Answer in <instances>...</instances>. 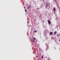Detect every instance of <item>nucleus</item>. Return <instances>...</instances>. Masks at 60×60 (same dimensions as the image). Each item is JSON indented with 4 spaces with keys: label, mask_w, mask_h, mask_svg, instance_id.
<instances>
[{
    "label": "nucleus",
    "mask_w": 60,
    "mask_h": 60,
    "mask_svg": "<svg viewBox=\"0 0 60 60\" xmlns=\"http://www.w3.org/2000/svg\"><path fill=\"white\" fill-rule=\"evenodd\" d=\"M59 41H60V39H59Z\"/></svg>",
    "instance_id": "nucleus-17"
},
{
    "label": "nucleus",
    "mask_w": 60,
    "mask_h": 60,
    "mask_svg": "<svg viewBox=\"0 0 60 60\" xmlns=\"http://www.w3.org/2000/svg\"><path fill=\"white\" fill-rule=\"evenodd\" d=\"M56 33H57V32L56 31H55L54 33V34H56Z\"/></svg>",
    "instance_id": "nucleus-3"
},
{
    "label": "nucleus",
    "mask_w": 60,
    "mask_h": 60,
    "mask_svg": "<svg viewBox=\"0 0 60 60\" xmlns=\"http://www.w3.org/2000/svg\"><path fill=\"white\" fill-rule=\"evenodd\" d=\"M25 12H26L27 11H26V9H25Z\"/></svg>",
    "instance_id": "nucleus-10"
},
{
    "label": "nucleus",
    "mask_w": 60,
    "mask_h": 60,
    "mask_svg": "<svg viewBox=\"0 0 60 60\" xmlns=\"http://www.w3.org/2000/svg\"><path fill=\"white\" fill-rule=\"evenodd\" d=\"M43 1H44V0H43Z\"/></svg>",
    "instance_id": "nucleus-18"
},
{
    "label": "nucleus",
    "mask_w": 60,
    "mask_h": 60,
    "mask_svg": "<svg viewBox=\"0 0 60 60\" xmlns=\"http://www.w3.org/2000/svg\"><path fill=\"white\" fill-rule=\"evenodd\" d=\"M51 26H52V25H51Z\"/></svg>",
    "instance_id": "nucleus-16"
},
{
    "label": "nucleus",
    "mask_w": 60,
    "mask_h": 60,
    "mask_svg": "<svg viewBox=\"0 0 60 60\" xmlns=\"http://www.w3.org/2000/svg\"><path fill=\"white\" fill-rule=\"evenodd\" d=\"M29 6H31V5H29Z\"/></svg>",
    "instance_id": "nucleus-14"
},
{
    "label": "nucleus",
    "mask_w": 60,
    "mask_h": 60,
    "mask_svg": "<svg viewBox=\"0 0 60 60\" xmlns=\"http://www.w3.org/2000/svg\"><path fill=\"white\" fill-rule=\"evenodd\" d=\"M48 60H50V59H49V57L48 58Z\"/></svg>",
    "instance_id": "nucleus-11"
},
{
    "label": "nucleus",
    "mask_w": 60,
    "mask_h": 60,
    "mask_svg": "<svg viewBox=\"0 0 60 60\" xmlns=\"http://www.w3.org/2000/svg\"><path fill=\"white\" fill-rule=\"evenodd\" d=\"M54 39V37H52V40H53V39Z\"/></svg>",
    "instance_id": "nucleus-9"
},
{
    "label": "nucleus",
    "mask_w": 60,
    "mask_h": 60,
    "mask_svg": "<svg viewBox=\"0 0 60 60\" xmlns=\"http://www.w3.org/2000/svg\"><path fill=\"white\" fill-rule=\"evenodd\" d=\"M37 10H39V8H38L37 9Z\"/></svg>",
    "instance_id": "nucleus-15"
},
{
    "label": "nucleus",
    "mask_w": 60,
    "mask_h": 60,
    "mask_svg": "<svg viewBox=\"0 0 60 60\" xmlns=\"http://www.w3.org/2000/svg\"><path fill=\"white\" fill-rule=\"evenodd\" d=\"M34 32V33H36L37 32V31H36V30H35Z\"/></svg>",
    "instance_id": "nucleus-6"
},
{
    "label": "nucleus",
    "mask_w": 60,
    "mask_h": 60,
    "mask_svg": "<svg viewBox=\"0 0 60 60\" xmlns=\"http://www.w3.org/2000/svg\"><path fill=\"white\" fill-rule=\"evenodd\" d=\"M50 34H52V32H51L50 33Z\"/></svg>",
    "instance_id": "nucleus-5"
},
{
    "label": "nucleus",
    "mask_w": 60,
    "mask_h": 60,
    "mask_svg": "<svg viewBox=\"0 0 60 60\" xmlns=\"http://www.w3.org/2000/svg\"><path fill=\"white\" fill-rule=\"evenodd\" d=\"M48 24L49 25H51V22H50V21L49 20H48Z\"/></svg>",
    "instance_id": "nucleus-1"
},
{
    "label": "nucleus",
    "mask_w": 60,
    "mask_h": 60,
    "mask_svg": "<svg viewBox=\"0 0 60 60\" xmlns=\"http://www.w3.org/2000/svg\"><path fill=\"white\" fill-rule=\"evenodd\" d=\"M33 39H34V40H35V38L34 37L33 38Z\"/></svg>",
    "instance_id": "nucleus-8"
},
{
    "label": "nucleus",
    "mask_w": 60,
    "mask_h": 60,
    "mask_svg": "<svg viewBox=\"0 0 60 60\" xmlns=\"http://www.w3.org/2000/svg\"><path fill=\"white\" fill-rule=\"evenodd\" d=\"M29 8H30V7H28V9H29Z\"/></svg>",
    "instance_id": "nucleus-12"
},
{
    "label": "nucleus",
    "mask_w": 60,
    "mask_h": 60,
    "mask_svg": "<svg viewBox=\"0 0 60 60\" xmlns=\"http://www.w3.org/2000/svg\"><path fill=\"white\" fill-rule=\"evenodd\" d=\"M48 49H49V47L47 46V47H46V50H48Z\"/></svg>",
    "instance_id": "nucleus-2"
},
{
    "label": "nucleus",
    "mask_w": 60,
    "mask_h": 60,
    "mask_svg": "<svg viewBox=\"0 0 60 60\" xmlns=\"http://www.w3.org/2000/svg\"><path fill=\"white\" fill-rule=\"evenodd\" d=\"M53 10L54 11H56V8H54L53 9Z\"/></svg>",
    "instance_id": "nucleus-4"
},
{
    "label": "nucleus",
    "mask_w": 60,
    "mask_h": 60,
    "mask_svg": "<svg viewBox=\"0 0 60 60\" xmlns=\"http://www.w3.org/2000/svg\"><path fill=\"white\" fill-rule=\"evenodd\" d=\"M48 7V5L47 6H46V8H47Z\"/></svg>",
    "instance_id": "nucleus-13"
},
{
    "label": "nucleus",
    "mask_w": 60,
    "mask_h": 60,
    "mask_svg": "<svg viewBox=\"0 0 60 60\" xmlns=\"http://www.w3.org/2000/svg\"><path fill=\"white\" fill-rule=\"evenodd\" d=\"M44 57H43V55L42 56V58H43Z\"/></svg>",
    "instance_id": "nucleus-7"
}]
</instances>
